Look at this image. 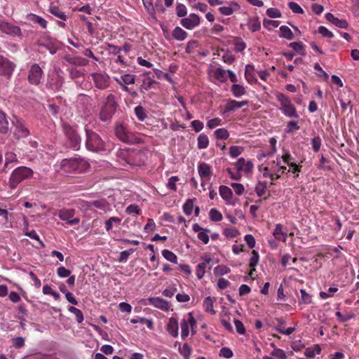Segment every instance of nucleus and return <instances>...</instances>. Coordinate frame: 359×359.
<instances>
[{"label": "nucleus", "instance_id": "774afa93", "mask_svg": "<svg viewBox=\"0 0 359 359\" xmlns=\"http://www.w3.org/2000/svg\"><path fill=\"white\" fill-rule=\"evenodd\" d=\"M259 256L257 252L253 250L252 252V257L250 259L249 266L250 267H255L259 262Z\"/></svg>", "mask_w": 359, "mask_h": 359}, {"label": "nucleus", "instance_id": "603ef678", "mask_svg": "<svg viewBox=\"0 0 359 359\" xmlns=\"http://www.w3.org/2000/svg\"><path fill=\"white\" fill-rule=\"evenodd\" d=\"M244 151V148L241 146H231L229 148L230 156L233 158L238 157Z\"/></svg>", "mask_w": 359, "mask_h": 359}, {"label": "nucleus", "instance_id": "a211bd4d", "mask_svg": "<svg viewBox=\"0 0 359 359\" xmlns=\"http://www.w3.org/2000/svg\"><path fill=\"white\" fill-rule=\"evenodd\" d=\"M197 170L199 177H201V180H210L212 175V169L211 166L204 162L199 163L198 164Z\"/></svg>", "mask_w": 359, "mask_h": 359}, {"label": "nucleus", "instance_id": "f8f14e48", "mask_svg": "<svg viewBox=\"0 0 359 359\" xmlns=\"http://www.w3.org/2000/svg\"><path fill=\"white\" fill-rule=\"evenodd\" d=\"M114 79L121 86L124 91L128 92V88L126 86L135 83L136 76L134 74H125L119 76H114Z\"/></svg>", "mask_w": 359, "mask_h": 359}, {"label": "nucleus", "instance_id": "c03bdc74", "mask_svg": "<svg viewBox=\"0 0 359 359\" xmlns=\"http://www.w3.org/2000/svg\"><path fill=\"white\" fill-rule=\"evenodd\" d=\"M24 235L28 236L30 239L36 242L38 245L39 247H44V244L43 242L40 240L39 236L36 233V232L34 230H30V231H24Z\"/></svg>", "mask_w": 359, "mask_h": 359}, {"label": "nucleus", "instance_id": "72a5a7b5", "mask_svg": "<svg viewBox=\"0 0 359 359\" xmlns=\"http://www.w3.org/2000/svg\"><path fill=\"white\" fill-rule=\"evenodd\" d=\"M48 11L53 15L60 18L62 20L66 21L67 20L65 13L60 11L57 6L50 5L48 8Z\"/></svg>", "mask_w": 359, "mask_h": 359}, {"label": "nucleus", "instance_id": "4c0bfd02", "mask_svg": "<svg viewBox=\"0 0 359 359\" xmlns=\"http://www.w3.org/2000/svg\"><path fill=\"white\" fill-rule=\"evenodd\" d=\"M289 47L292 48L297 54L306 55L305 46L302 42H293L290 43Z\"/></svg>", "mask_w": 359, "mask_h": 359}, {"label": "nucleus", "instance_id": "f257e3e1", "mask_svg": "<svg viewBox=\"0 0 359 359\" xmlns=\"http://www.w3.org/2000/svg\"><path fill=\"white\" fill-rule=\"evenodd\" d=\"M86 139V147L91 151H101L106 150L105 144L100 135L88 128H85Z\"/></svg>", "mask_w": 359, "mask_h": 359}, {"label": "nucleus", "instance_id": "aec40b11", "mask_svg": "<svg viewBox=\"0 0 359 359\" xmlns=\"http://www.w3.org/2000/svg\"><path fill=\"white\" fill-rule=\"evenodd\" d=\"M248 104V101L238 102L233 100H229L224 108V113L229 114L240 109Z\"/></svg>", "mask_w": 359, "mask_h": 359}, {"label": "nucleus", "instance_id": "0eeeda50", "mask_svg": "<svg viewBox=\"0 0 359 359\" xmlns=\"http://www.w3.org/2000/svg\"><path fill=\"white\" fill-rule=\"evenodd\" d=\"M63 83L64 78L58 72H54L48 76L46 86L53 91H58L62 87Z\"/></svg>", "mask_w": 359, "mask_h": 359}, {"label": "nucleus", "instance_id": "39448f33", "mask_svg": "<svg viewBox=\"0 0 359 359\" xmlns=\"http://www.w3.org/2000/svg\"><path fill=\"white\" fill-rule=\"evenodd\" d=\"M64 131L67 137V144L69 147L73 149L75 151L79 149L81 143V138L75 129L65 125L64 126Z\"/></svg>", "mask_w": 359, "mask_h": 359}, {"label": "nucleus", "instance_id": "680f3d73", "mask_svg": "<svg viewBox=\"0 0 359 359\" xmlns=\"http://www.w3.org/2000/svg\"><path fill=\"white\" fill-rule=\"evenodd\" d=\"M233 46L237 53H241L246 48V43L241 39L237 38L233 42Z\"/></svg>", "mask_w": 359, "mask_h": 359}, {"label": "nucleus", "instance_id": "473e14b6", "mask_svg": "<svg viewBox=\"0 0 359 359\" xmlns=\"http://www.w3.org/2000/svg\"><path fill=\"white\" fill-rule=\"evenodd\" d=\"M121 219L117 217H110L107 220L104 222L105 230L109 232L111 230L114 226H118L120 224Z\"/></svg>", "mask_w": 359, "mask_h": 359}, {"label": "nucleus", "instance_id": "3c124183", "mask_svg": "<svg viewBox=\"0 0 359 359\" xmlns=\"http://www.w3.org/2000/svg\"><path fill=\"white\" fill-rule=\"evenodd\" d=\"M153 72L158 79H165L170 83H172L171 76L168 74L157 68H154Z\"/></svg>", "mask_w": 359, "mask_h": 359}, {"label": "nucleus", "instance_id": "dca6fc26", "mask_svg": "<svg viewBox=\"0 0 359 359\" xmlns=\"http://www.w3.org/2000/svg\"><path fill=\"white\" fill-rule=\"evenodd\" d=\"M199 17L194 13H191L187 18H182L180 20L181 25L187 29H194L199 25Z\"/></svg>", "mask_w": 359, "mask_h": 359}, {"label": "nucleus", "instance_id": "13d9d810", "mask_svg": "<svg viewBox=\"0 0 359 359\" xmlns=\"http://www.w3.org/2000/svg\"><path fill=\"white\" fill-rule=\"evenodd\" d=\"M155 83V80L151 77L144 79L142 84L141 85V90H149Z\"/></svg>", "mask_w": 359, "mask_h": 359}, {"label": "nucleus", "instance_id": "5fc2aeb1", "mask_svg": "<svg viewBox=\"0 0 359 359\" xmlns=\"http://www.w3.org/2000/svg\"><path fill=\"white\" fill-rule=\"evenodd\" d=\"M223 233L228 238H234L239 235V231L234 227H229L224 229Z\"/></svg>", "mask_w": 359, "mask_h": 359}, {"label": "nucleus", "instance_id": "052dcab7", "mask_svg": "<svg viewBox=\"0 0 359 359\" xmlns=\"http://www.w3.org/2000/svg\"><path fill=\"white\" fill-rule=\"evenodd\" d=\"M126 212L129 215H140L141 213V208L137 204H130L126 208Z\"/></svg>", "mask_w": 359, "mask_h": 359}, {"label": "nucleus", "instance_id": "1a4fd4ad", "mask_svg": "<svg viewBox=\"0 0 359 359\" xmlns=\"http://www.w3.org/2000/svg\"><path fill=\"white\" fill-rule=\"evenodd\" d=\"M115 134L116 137L122 142L126 143L133 142V134L128 128L122 125V123H117L115 126Z\"/></svg>", "mask_w": 359, "mask_h": 359}, {"label": "nucleus", "instance_id": "c85d7f7f", "mask_svg": "<svg viewBox=\"0 0 359 359\" xmlns=\"http://www.w3.org/2000/svg\"><path fill=\"white\" fill-rule=\"evenodd\" d=\"M283 226L278 224L273 229V237L275 240L285 242L287 238V233L283 231Z\"/></svg>", "mask_w": 359, "mask_h": 359}, {"label": "nucleus", "instance_id": "bf43d9fd", "mask_svg": "<svg viewBox=\"0 0 359 359\" xmlns=\"http://www.w3.org/2000/svg\"><path fill=\"white\" fill-rule=\"evenodd\" d=\"M210 230L208 229H205L203 231L199 232L197 234V238L200 240L203 244H208L210 242V236L208 233Z\"/></svg>", "mask_w": 359, "mask_h": 359}, {"label": "nucleus", "instance_id": "412c9836", "mask_svg": "<svg viewBox=\"0 0 359 359\" xmlns=\"http://www.w3.org/2000/svg\"><path fill=\"white\" fill-rule=\"evenodd\" d=\"M75 173L83 172L87 170L89 164L87 161L81 158H71Z\"/></svg>", "mask_w": 359, "mask_h": 359}, {"label": "nucleus", "instance_id": "7ed1b4c3", "mask_svg": "<svg viewBox=\"0 0 359 359\" xmlns=\"http://www.w3.org/2000/svg\"><path fill=\"white\" fill-rule=\"evenodd\" d=\"M276 100L280 102V110L287 118H299V114L294 105L292 103L290 99L283 93L276 95Z\"/></svg>", "mask_w": 359, "mask_h": 359}, {"label": "nucleus", "instance_id": "a878e982", "mask_svg": "<svg viewBox=\"0 0 359 359\" xmlns=\"http://www.w3.org/2000/svg\"><path fill=\"white\" fill-rule=\"evenodd\" d=\"M166 330L172 337L178 336V322L176 318H170L166 326Z\"/></svg>", "mask_w": 359, "mask_h": 359}, {"label": "nucleus", "instance_id": "e2e57ef3", "mask_svg": "<svg viewBox=\"0 0 359 359\" xmlns=\"http://www.w3.org/2000/svg\"><path fill=\"white\" fill-rule=\"evenodd\" d=\"M280 25V22L278 20L264 19L263 20V26L266 29H271L276 28Z\"/></svg>", "mask_w": 359, "mask_h": 359}, {"label": "nucleus", "instance_id": "864d4df0", "mask_svg": "<svg viewBox=\"0 0 359 359\" xmlns=\"http://www.w3.org/2000/svg\"><path fill=\"white\" fill-rule=\"evenodd\" d=\"M267 183L266 182H258L255 186V192L259 197H262L266 189Z\"/></svg>", "mask_w": 359, "mask_h": 359}, {"label": "nucleus", "instance_id": "5701e85b", "mask_svg": "<svg viewBox=\"0 0 359 359\" xmlns=\"http://www.w3.org/2000/svg\"><path fill=\"white\" fill-rule=\"evenodd\" d=\"M22 181V167H18L14 170L10 178V185L15 189Z\"/></svg>", "mask_w": 359, "mask_h": 359}, {"label": "nucleus", "instance_id": "393cba45", "mask_svg": "<svg viewBox=\"0 0 359 359\" xmlns=\"http://www.w3.org/2000/svg\"><path fill=\"white\" fill-rule=\"evenodd\" d=\"M240 8L239 4L234 1H231L228 6H222L219 8V12L224 15H231Z\"/></svg>", "mask_w": 359, "mask_h": 359}, {"label": "nucleus", "instance_id": "338daca9", "mask_svg": "<svg viewBox=\"0 0 359 359\" xmlns=\"http://www.w3.org/2000/svg\"><path fill=\"white\" fill-rule=\"evenodd\" d=\"M300 293H301L300 303H302L304 304H309L311 302V296L309 293H307L305 290L301 289Z\"/></svg>", "mask_w": 359, "mask_h": 359}, {"label": "nucleus", "instance_id": "bb28decb", "mask_svg": "<svg viewBox=\"0 0 359 359\" xmlns=\"http://www.w3.org/2000/svg\"><path fill=\"white\" fill-rule=\"evenodd\" d=\"M203 262L198 264L196 266V275L198 279L203 278V276L205 273V269H207L208 265L211 262V259L208 258H202Z\"/></svg>", "mask_w": 359, "mask_h": 359}, {"label": "nucleus", "instance_id": "79ce46f5", "mask_svg": "<svg viewBox=\"0 0 359 359\" xmlns=\"http://www.w3.org/2000/svg\"><path fill=\"white\" fill-rule=\"evenodd\" d=\"M173 38L179 41L185 40L187 36V34L180 27H176L172 32Z\"/></svg>", "mask_w": 359, "mask_h": 359}, {"label": "nucleus", "instance_id": "6ab92c4d", "mask_svg": "<svg viewBox=\"0 0 359 359\" xmlns=\"http://www.w3.org/2000/svg\"><path fill=\"white\" fill-rule=\"evenodd\" d=\"M57 166H59V168H56V170L62 175H69L75 173L71 158L63 159Z\"/></svg>", "mask_w": 359, "mask_h": 359}, {"label": "nucleus", "instance_id": "423d86ee", "mask_svg": "<svg viewBox=\"0 0 359 359\" xmlns=\"http://www.w3.org/2000/svg\"><path fill=\"white\" fill-rule=\"evenodd\" d=\"M282 160L283 163L290 167L289 170L287 169L286 173L288 174L292 172L294 175V177H297L299 176V173L301 172L302 165L300 163L297 164L294 162V158L288 150H283Z\"/></svg>", "mask_w": 359, "mask_h": 359}, {"label": "nucleus", "instance_id": "de8ad7c7", "mask_svg": "<svg viewBox=\"0 0 359 359\" xmlns=\"http://www.w3.org/2000/svg\"><path fill=\"white\" fill-rule=\"evenodd\" d=\"M335 316L337 318V320L340 323L347 322L355 317L354 313H346L344 315L339 311H337Z\"/></svg>", "mask_w": 359, "mask_h": 359}, {"label": "nucleus", "instance_id": "8fccbe9b", "mask_svg": "<svg viewBox=\"0 0 359 359\" xmlns=\"http://www.w3.org/2000/svg\"><path fill=\"white\" fill-rule=\"evenodd\" d=\"M209 215L210 219L213 222H220L223 219L222 214L216 208H212Z\"/></svg>", "mask_w": 359, "mask_h": 359}, {"label": "nucleus", "instance_id": "f704fd0d", "mask_svg": "<svg viewBox=\"0 0 359 359\" xmlns=\"http://www.w3.org/2000/svg\"><path fill=\"white\" fill-rule=\"evenodd\" d=\"M91 205L100 210L108 211L110 210V205L105 199H100L92 202Z\"/></svg>", "mask_w": 359, "mask_h": 359}, {"label": "nucleus", "instance_id": "2eb2a0df", "mask_svg": "<svg viewBox=\"0 0 359 359\" xmlns=\"http://www.w3.org/2000/svg\"><path fill=\"white\" fill-rule=\"evenodd\" d=\"M146 304L152 305L153 306L161 310L168 311L170 309V304L165 299L159 297H149Z\"/></svg>", "mask_w": 359, "mask_h": 359}, {"label": "nucleus", "instance_id": "20e7f679", "mask_svg": "<svg viewBox=\"0 0 359 359\" xmlns=\"http://www.w3.org/2000/svg\"><path fill=\"white\" fill-rule=\"evenodd\" d=\"M210 74H212L217 81L221 83L227 81L228 79H229L230 81L233 83L238 81L237 76L233 71L230 69L225 70L221 66H211L210 69Z\"/></svg>", "mask_w": 359, "mask_h": 359}, {"label": "nucleus", "instance_id": "49530a36", "mask_svg": "<svg viewBox=\"0 0 359 359\" xmlns=\"http://www.w3.org/2000/svg\"><path fill=\"white\" fill-rule=\"evenodd\" d=\"M69 311L74 314L78 323H81L83 321V315L81 311L74 306H70L68 309Z\"/></svg>", "mask_w": 359, "mask_h": 359}, {"label": "nucleus", "instance_id": "09e8293b", "mask_svg": "<svg viewBox=\"0 0 359 359\" xmlns=\"http://www.w3.org/2000/svg\"><path fill=\"white\" fill-rule=\"evenodd\" d=\"M135 113L140 121H144L147 117V111L142 106L136 107L135 109Z\"/></svg>", "mask_w": 359, "mask_h": 359}, {"label": "nucleus", "instance_id": "a19ab883", "mask_svg": "<svg viewBox=\"0 0 359 359\" xmlns=\"http://www.w3.org/2000/svg\"><path fill=\"white\" fill-rule=\"evenodd\" d=\"M247 25L248 29L252 32H257L261 28L260 22L257 18H252L248 19Z\"/></svg>", "mask_w": 359, "mask_h": 359}, {"label": "nucleus", "instance_id": "6e6d98bb", "mask_svg": "<svg viewBox=\"0 0 359 359\" xmlns=\"http://www.w3.org/2000/svg\"><path fill=\"white\" fill-rule=\"evenodd\" d=\"M194 200L195 199H187L183 204L182 208L185 215H190L191 214L194 208Z\"/></svg>", "mask_w": 359, "mask_h": 359}, {"label": "nucleus", "instance_id": "9b49d317", "mask_svg": "<svg viewBox=\"0 0 359 359\" xmlns=\"http://www.w3.org/2000/svg\"><path fill=\"white\" fill-rule=\"evenodd\" d=\"M43 71L38 64H33L28 74V80L33 85H38L41 79Z\"/></svg>", "mask_w": 359, "mask_h": 359}, {"label": "nucleus", "instance_id": "ddd939ff", "mask_svg": "<svg viewBox=\"0 0 359 359\" xmlns=\"http://www.w3.org/2000/svg\"><path fill=\"white\" fill-rule=\"evenodd\" d=\"M196 325V321L192 316L191 313H189V316L187 319H184L181 322L180 327H181V337L182 339H186L189 334V327H193Z\"/></svg>", "mask_w": 359, "mask_h": 359}, {"label": "nucleus", "instance_id": "0e129e2a", "mask_svg": "<svg viewBox=\"0 0 359 359\" xmlns=\"http://www.w3.org/2000/svg\"><path fill=\"white\" fill-rule=\"evenodd\" d=\"M180 180L177 176H172L168 180V182L166 185V187L169 190H172L174 191H177L176 183Z\"/></svg>", "mask_w": 359, "mask_h": 359}, {"label": "nucleus", "instance_id": "7c9ffc66", "mask_svg": "<svg viewBox=\"0 0 359 359\" xmlns=\"http://www.w3.org/2000/svg\"><path fill=\"white\" fill-rule=\"evenodd\" d=\"M210 144V140L208 136L205 133H201L197 137V147L199 149H203L208 147Z\"/></svg>", "mask_w": 359, "mask_h": 359}, {"label": "nucleus", "instance_id": "69168bd1", "mask_svg": "<svg viewBox=\"0 0 359 359\" xmlns=\"http://www.w3.org/2000/svg\"><path fill=\"white\" fill-rule=\"evenodd\" d=\"M176 291V285L175 284H172L163 290V294L166 297H172L175 294Z\"/></svg>", "mask_w": 359, "mask_h": 359}, {"label": "nucleus", "instance_id": "9d476101", "mask_svg": "<svg viewBox=\"0 0 359 359\" xmlns=\"http://www.w3.org/2000/svg\"><path fill=\"white\" fill-rule=\"evenodd\" d=\"M95 86L99 89H104L109 85V77L104 72H96L91 74Z\"/></svg>", "mask_w": 359, "mask_h": 359}, {"label": "nucleus", "instance_id": "2f4dec72", "mask_svg": "<svg viewBox=\"0 0 359 359\" xmlns=\"http://www.w3.org/2000/svg\"><path fill=\"white\" fill-rule=\"evenodd\" d=\"M27 18L29 21L39 25L43 29L47 27V21L42 17L31 13L27 15Z\"/></svg>", "mask_w": 359, "mask_h": 359}, {"label": "nucleus", "instance_id": "4468645a", "mask_svg": "<svg viewBox=\"0 0 359 359\" xmlns=\"http://www.w3.org/2000/svg\"><path fill=\"white\" fill-rule=\"evenodd\" d=\"M0 32L12 36H15L20 34V28L11 23L0 20Z\"/></svg>", "mask_w": 359, "mask_h": 359}, {"label": "nucleus", "instance_id": "c9c22d12", "mask_svg": "<svg viewBox=\"0 0 359 359\" xmlns=\"http://www.w3.org/2000/svg\"><path fill=\"white\" fill-rule=\"evenodd\" d=\"M321 348L319 344H314L312 347H308L304 351V355L308 358H313L320 353Z\"/></svg>", "mask_w": 359, "mask_h": 359}, {"label": "nucleus", "instance_id": "6e6552de", "mask_svg": "<svg viewBox=\"0 0 359 359\" xmlns=\"http://www.w3.org/2000/svg\"><path fill=\"white\" fill-rule=\"evenodd\" d=\"M282 155L276 156V160L270 163L269 165L271 167V171L273 172L274 177L276 180H278L281 177V176L286 173L287 167L285 165H282Z\"/></svg>", "mask_w": 359, "mask_h": 359}, {"label": "nucleus", "instance_id": "58836bf2", "mask_svg": "<svg viewBox=\"0 0 359 359\" xmlns=\"http://www.w3.org/2000/svg\"><path fill=\"white\" fill-rule=\"evenodd\" d=\"M231 92L234 97H241L246 93L245 88L243 86L233 83L231 86Z\"/></svg>", "mask_w": 359, "mask_h": 359}, {"label": "nucleus", "instance_id": "f3484780", "mask_svg": "<svg viewBox=\"0 0 359 359\" xmlns=\"http://www.w3.org/2000/svg\"><path fill=\"white\" fill-rule=\"evenodd\" d=\"M234 165L240 172L250 173L252 172L254 165L250 160L245 161L244 158H240L234 163Z\"/></svg>", "mask_w": 359, "mask_h": 359}, {"label": "nucleus", "instance_id": "f03ea898", "mask_svg": "<svg viewBox=\"0 0 359 359\" xmlns=\"http://www.w3.org/2000/svg\"><path fill=\"white\" fill-rule=\"evenodd\" d=\"M117 108V104L115 97L112 94L107 96L102 102L100 111V118L102 121H109L114 114Z\"/></svg>", "mask_w": 359, "mask_h": 359}, {"label": "nucleus", "instance_id": "cd10ccee", "mask_svg": "<svg viewBox=\"0 0 359 359\" xmlns=\"http://www.w3.org/2000/svg\"><path fill=\"white\" fill-rule=\"evenodd\" d=\"M214 299L211 297H205L203 300V303H202V306H203V310L205 311L212 316L216 314V311L214 309Z\"/></svg>", "mask_w": 359, "mask_h": 359}, {"label": "nucleus", "instance_id": "ea45409f", "mask_svg": "<svg viewBox=\"0 0 359 359\" xmlns=\"http://www.w3.org/2000/svg\"><path fill=\"white\" fill-rule=\"evenodd\" d=\"M280 37L285 39L287 40H292L294 39V34L292 33L290 28L287 26L283 25L280 27Z\"/></svg>", "mask_w": 359, "mask_h": 359}, {"label": "nucleus", "instance_id": "b1692460", "mask_svg": "<svg viewBox=\"0 0 359 359\" xmlns=\"http://www.w3.org/2000/svg\"><path fill=\"white\" fill-rule=\"evenodd\" d=\"M13 64L6 57L0 56V74L8 75L12 73Z\"/></svg>", "mask_w": 359, "mask_h": 359}, {"label": "nucleus", "instance_id": "a18cd8bd", "mask_svg": "<svg viewBox=\"0 0 359 359\" xmlns=\"http://www.w3.org/2000/svg\"><path fill=\"white\" fill-rule=\"evenodd\" d=\"M162 256L168 262H171L172 264H177V256L170 250H163L162 251Z\"/></svg>", "mask_w": 359, "mask_h": 359}, {"label": "nucleus", "instance_id": "37998d69", "mask_svg": "<svg viewBox=\"0 0 359 359\" xmlns=\"http://www.w3.org/2000/svg\"><path fill=\"white\" fill-rule=\"evenodd\" d=\"M130 323L132 324H137V323L145 324L149 330H153V328H154L153 320L151 319H148L146 318H137L130 319Z\"/></svg>", "mask_w": 359, "mask_h": 359}, {"label": "nucleus", "instance_id": "e433bc0d", "mask_svg": "<svg viewBox=\"0 0 359 359\" xmlns=\"http://www.w3.org/2000/svg\"><path fill=\"white\" fill-rule=\"evenodd\" d=\"M74 213H75V211H74V210H72V209L60 210L59 212V217L62 220L66 221L68 223L69 221H70V219L74 217Z\"/></svg>", "mask_w": 359, "mask_h": 359}, {"label": "nucleus", "instance_id": "c756f323", "mask_svg": "<svg viewBox=\"0 0 359 359\" xmlns=\"http://www.w3.org/2000/svg\"><path fill=\"white\" fill-rule=\"evenodd\" d=\"M6 114L0 109V134H6L9 129Z\"/></svg>", "mask_w": 359, "mask_h": 359}, {"label": "nucleus", "instance_id": "4d7b16f0", "mask_svg": "<svg viewBox=\"0 0 359 359\" xmlns=\"http://www.w3.org/2000/svg\"><path fill=\"white\" fill-rule=\"evenodd\" d=\"M215 136L217 139L226 140L229 137V133L225 128H217L215 131Z\"/></svg>", "mask_w": 359, "mask_h": 359}, {"label": "nucleus", "instance_id": "4be33fe9", "mask_svg": "<svg viewBox=\"0 0 359 359\" xmlns=\"http://www.w3.org/2000/svg\"><path fill=\"white\" fill-rule=\"evenodd\" d=\"M219 192L220 196L225 201L226 204H235L234 201H233V192L229 187L222 185L219 188Z\"/></svg>", "mask_w": 359, "mask_h": 359}]
</instances>
